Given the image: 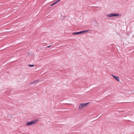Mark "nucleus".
Segmentation results:
<instances>
[{"mask_svg": "<svg viewBox=\"0 0 134 134\" xmlns=\"http://www.w3.org/2000/svg\"><path fill=\"white\" fill-rule=\"evenodd\" d=\"M51 45L49 46H48V47H47V48H49V47H51Z\"/></svg>", "mask_w": 134, "mask_h": 134, "instance_id": "nucleus-10", "label": "nucleus"}, {"mask_svg": "<svg viewBox=\"0 0 134 134\" xmlns=\"http://www.w3.org/2000/svg\"><path fill=\"white\" fill-rule=\"evenodd\" d=\"M61 0H58L57 1H56L55 2L57 3L58 2H59Z\"/></svg>", "mask_w": 134, "mask_h": 134, "instance_id": "nucleus-9", "label": "nucleus"}, {"mask_svg": "<svg viewBox=\"0 0 134 134\" xmlns=\"http://www.w3.org/2000/svg\"><path fill=\"white\" fill-rule=\"evenodd\" d=\"M111 76L113 77L118 82L119 81V78L118 76H115L113 75L112 74Z\"/></svg>", "mask_w": 134, "mask_h": 134, "instance_id": "nucleus-5", "label": "nucleus"}, {"mask_svg": "<svg viewBox=\"0 0 134 134\" xmlns=\"http://www.w3.org/2000/svg\"><path fill=\"white\" fill-rule=\"evenodd\" d=\"M28 66L30 67H32L33 66H35L34 65H31V64H29Z\"/></svg>", "mask_w": 134, "mask_h": 134, "instance_id": "nucleus-7", "label": "nucleus"}, {"mask_svg": "<svg viewBox=\"0 0 134 134\" xmlns=\"http://www.w3.org/2000/svg\"><path fill=\"white\" fill-rule=\"evenodd\" d=\"M89 102L85 103H81L79 106V109H82V108L86 106L89 103Z\"/></svg>", "mask_w": 134, "mask_h": 134, "instance_id": "nucleus-4", "label": "nucleus"}, {"mask_svg": "<svg viewBox=\"0 0 134 134\" xmlns=\"http://www.w3.org/2000/svg\"><path fill=\"white\" fill-rule=\"evenodd\" d=\"M28 55H30V53H28Z\"/></svg>", "mask_w": 134, "mask_h": 134, "instance_id": "nucleus-11", "label": "nucleus"}, {"mask_svg": "<svg viewBox=\"0 0 134 134\" xmlns=\"http://www.w3.org/2000/svg\"><path fill=\"white\" fill-rule=\"evenodd\" d=\"M89 31V30H87L81 31H80L79 32H73L72 33V34L73 35H78L79 34H82L84 33L87 32Z\"/></svg>", "mask_w": 134, "mask_h": 134, "instance_id": "nucleus-3", "label": "nucleus"}, {"mask_svg": "<svg viewBox=\"0 0 134 134\" xmlns=\"http://www.w3.org/2000/svg\"><path fill=\"white\" fill-rule=\"evenodd\" d=\"M121 16V15L118 13H113L108 14L107 16L108 17H111L113 16Z\"/></svg>", "mask_w": 134, "mask_h": 134, "instance_id": "nucleus-1", "label": "nucleus"}, {"mask_svg": "<svg viewBox=\"0 0 134 134\" xmlns=\"http://www.w3.org/2000/svg\"><path fill=\"white\" fill-rule=\"evenodd\" d=\"M38 81L37 80L34 81L32 82H31V83H30V85L32 84L35 83H36L38 82Z\"/></svg>", "mask_w": 134, "mask_h": 134, "instance_id": "nucleus-6", "label": "nucleus"}, {"mask_svg": "<svg viewBox=\"0 0 134 134\" xmlns=\"http://www.w3.org/2000/svg\"><path fill=\"white\" fill-rule=\"evenodd\" d=\"M57 4V3L55 2H54V3H53V4H51V6H52L53 5H55V4Z\"/></svg>", "mask_w": 134, "mask_h": 134, "instance_id": "nucleus-8", "label": "nucleus"}, {"mask_svg": "<svg viewBox=\"0 0 134 134\" xmlns=\"http://www.w3.org/2000/svg\"><path fill=\"white\" fill-rule=\"evenodd\" d=\"M38 120H36L28 122L26 123V125L27 126H30L31 125L35 124Z\"/></svg>", "mask_w": 134, "mask_h": 134, "instance_id": "nucleus-2", "label": "nucleus"}]
</instances>
